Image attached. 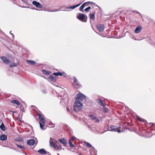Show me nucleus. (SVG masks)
<instances>
[{
  "label": "nucleus",
  "mask_w": 155,
  "mask_h": 155,
  "mask_svg": "<svg viewBox=\"0 0 155 155\" xmlns=\"http://www.w3.org/2000/svg\"><path fill=\"white\" fill-rule=\"evenodd\" d=\"M58 141L61 143H62L64 146H66L67 144V142L66 140L64 139H59Z\"/></svg>",
  "instance_id": "nucleus-18"
},
{
  "label": "nucleus",
  "mask_w": 155,
  "mask_h": 155,
  "mask_svg": "<svg viewBox=\"0 0 155 155\" xmlns=\"http://www.w3.org/2000/svg\"><path fill=\"white\" fill-rule=\"evenodd\" d=\"M77 17L78 19L84 22H86L87 21V17L84 14L79 13L77 16Z\"/></svg>",
  "instance_id": "nucleus-3"
},
{
  "label": "nucleus",
  "mask_w": 155,
  "mask_h": 155,
  "mask_svg": "<svg viewBox=\"0 0 155 155\" xmlns=\"http://www.w3.org/2000/svg\"><path fill=\"white\" fill-rule=\"evenodd\" d=\"M81 4V3H80V4H79L78 5H74V6L68 7V9H74L75 8L80 6Z\"/></svg>",
  "instance_id": "nucleus-17"
},
{
  "label": "nucleus",
  "mask_w": 155,
  "mask_h": 155,
  "mask_svg": "<svg viewBox=\"0 0 155 155\" xmlns=\"http://www.w3.org/2000/svg\"><path fill=\"white\" fill-rule=\"evenodd\" d=\"M87 3V2H85L80 7V10L84 12L83 10V9L85 5Z\"/></svg>",
  "instance_id": "nucleus-20"
},
{
  "label": "nucleus",
  "mask_w": 155,
  "mask_h": 155,
  "mask_svg": "<svg viewBox=\"0 0 155 155\" xmlns=\"http://www.w3.org/2000/svg\"><path fill=\"white\" fill-rule=\"evenodd\" d=\"M39 124L40 125V127L42 130H44L45 129L44 127L45 126V124H41V122L39 123Z\"/></svg>",
  "instance_id": "nucleus-25"
},
{
  "label": "nucleus",
  "mask_w": 155,
  "mask_h": 155,
  "mask_svg": "<svg viewBox=\"0 0 155 155\" xmlns=\"http://www.w3.org/2000/svg\"><path fill=\"white\" fill-rule=\"evenodd\" d=\"M18 64L17 63H13L12 64L10 65L9 66L10 67H15L16 66H17Z\"/></svg>",
  "instance_id": "nucleus-28"
},
{
  "label": "nucleus",
  "mask_w": 155,
  "mask_h": 155,
  "mask_svg": "<svg viewBox=\"0 0 155 155\" xmlns=\"http://www.w3.org/2000/svg\"><path fill=\"white\" fill-rule=\"evenodd\" d=\"M38 152L41 154H45L46 153V150L44 149H41L38 150Z\"/></svg>",
  "instance_id": "nucleus-14"
},
{
  "label": "nucleus",
  "mask_w": 155,
  "mask_h": 155,
  "mask_svg": "<svg viewBox=\"0 0 155 155\" xmlns=\"http://www.w3.org/2000/svg\"><path fill=\"white\" fill-rule=\"evenodd\" d=\"M91 9V7L90 6H89L87 8H86L85 9H84V11H85V12H88L89 10H90Z\"/></svg>",
  "instance_id": "nucleus-33"
},
{
  "label": "nucleus",
  "mask_w": 155,
  "mask_h": 155,
  "mask_svg": "<svg viewBox=\"0 0 155 155\" xmlns=\"http://www.w3.org/2000/svg\"><path fill=\"white\" fill-rule=\"evenodd\" d=\"M100 104L101 105V106H103V107H104L105 106V105H106V104L104 103L103 101H101V102L100 103Z\"/></svg>",
  "instance_id": "nucleus-35"
},
{
  "label": "nucleus",
  "mask_w": 155,
  "mask_h": 155,
  "mask_svg": "<svg viewBox=\"0 0 155 155\" xmlns=\"http://www.w3.org/2000/svg\"><path fill=\"white\" fill-rule=\"evenodd\" d=\"M97 28L100 31H102L104 29V26L103 25L99 24L97 26Z\"/></svg>",
  "instance_id": "nucleus-8"
},
{
  "label": "nucleus",
  "mask_w": 155,
  "mask_h": 155,
  "mask_svg": "<svg viewBox=\"0 0 155 155\" xmlns=\"http://www.w3.org/2000/svg\"><path fill=\"white\" fill-rule=\"evenodd\" d=\"M53 74H52L51 75L49 78L51 81L53 82H55L56 81L55 78L53 76Z\"/></svg>",
  "instance_id": "nucleus-19"
},
{
  "label": "nucleus",
  "mask_w": 155,
  "mask_h": 155,
  "mask_svg": "<svg viewBox=\"0 0 155 155\" xmlns=\"http://www.w3.org/2000/svg\"><path fill=\"white\" fill-rule=\"evenodd\" d=\"M11 102L12 103L18 105H19L20 104V102L18 101L17 100H12L11 101Z\"/></svg>",
  "instance_id": "nucleus-21"
},
{
  "label": "nucleus",
  "mask_w": 155,
  "mask_h": 155,
  "mask_svg": "<svg viewBox=\"0 0 155 155\" xmlns=\"http://www.w3.org/2000/svg\"><path fill=\"white\" fill-rule=\"evenodd\" d=\"M73 85L76 88H78L81 87V85L78 83V82L76 83H73Z\"/></svg>",
  "instance_id": "nucleus-16"
},
{
  "label": "nucleus",
  "mask_w": 155,
  "mask_h": 155,
  "mask_svg": "<svg viewBox=\"0 0 155 155\" xmlns=\"http://www.w3.org/2000/svg\"><path fill=\"white\" fill-rule=\"evenodd\" d=\"M85 143L86 145V146L88 147H91V144L89 143H87L86 142H84Z\"/></svg>",
  "instance_id": "nucleus-31"
},
{
  "label": "nucleus",
  "mask_w": 155,
  "mask_h": 155,
  "mask_svg": "<svg viewBox=\"0 0 155 155\" xmlns=\"http://www.w3.org/2000/svg\"><path fill=\"white\" fill-rule=\"evenodd\" d=\"M101 100L100 99H97L96 100V101L99 104L101 102Z\"/></svg>",
  "instance_id": "nucleus-37"
},
{
  "label": "nucleus",
  "mask_w": 155,
  "mask_h": 155,
  "mask_svg": "<svg viewBox=\"0 0 155 155\" xmlns=\"http://www.w3.org/2000/svg\"><path fill=\"white\" fill-rule=\"evenodd\" d=\"M0 139L1 140H5L7 139V137L5 135L3 134L0 136Z\"/></svg>",
  "instance_id": "nucleus-15"
},
{
  "label": "nucleus",
  "mask_w": 155,
  "mask_h": 155,
  "mask_svg": "<svg viewBox=\"0 0 155 155\" xmlns=\"http://www.w3.org/2000/svg\"><path fill=\"white\" fill-rule=\"evenodd\" d=\"M76 138L74 137H72L71 139V140L72 141H73L74 140H75Z\"/></svg>",
  "instance_id": "nucleus-40"
},
{
  "label": "nucleus",
  "mask_w": 155,
  "mask_h": 155,
  "mask_svg": "<svg viewBox=\"0 0 155 155\" xmlns=\"http://www.w3.org/2000/svg\"><path fill=\"white\" fill-rule=\"evenodd\" d=\"M41 71L45 74L49 75L51 74V72L47 70L43 69Z\"/></svg>",
  "instance_id": "nucleus-13"
},
{
  "label": "nucleus",
  "mask_w": 155,
  "mask_h": 155,
  "mask_svg": "<svg viewBox=\"0 0 155 155\" xmlns=\"http://www.w3.org/2000/svg\"><path fill=\"white\" fill-rule=\"evenodd\" d=\"M103 111L104 112H107V109L106 108L104 107L103 109Z\"/></svg>",
  "instance_id": "nucleus-38"
},
{
  "label": "nucleus",
  "mask_w": 155,
  "mask_h": 155,
  "mask_svg": "<svg viewBox=\"0 0 155 155\" xmlns=\"http://www.w3.org/2000/svg\"><path fill=\"white\" fill-rule=\"evenodd\" d=\"M50 144L51 146L54 147L56 149L58 148V147L56 144L54 142L51 141V140L50 141Z\"/></svg>",
  "instance_id": "nucleus-12"
},
{
  "label": "nucleus",
  "mask_w": 155,
  "mask_h": 155,
  "mask_svg": "<svg viewBox=\"0 0 155 155\" xmlns=\"http://www.w3.org/2000/svg\"><path fill=\"white\" fill-rule=\"evenodd\" d=\"M90 18L91 19L94 20L95 18V15L94 14H90Z\"/></svg>",
  "instance_id": "nucleus-26"
},
{
  "label": "nucleus",
  "mask_w": 155,
  "mask_h": 155,
  "mask_svg": "<svg viewBox=\"0 0 155 155\" xmlns=\"http://www.w3.org/2000/svg\"><path fill=\"white\" fill-rule=\"evenodd\" d=\"M137 13H139V14H140L139 12H137Z\"/></svg>",
  "instance_id": "nucleus-45"
},
{
  "label": "nucleus",
  "mask_w": 155,
  "mask_h": 155,
  "mask_svg": "<svg viewBox=\"0 0 155 155\" xmlns=\"http://www.w3.org/2000/svg\"><path fill=\"white\" fill-rule=\"evenodd\" d=\"M16 145L19 148H21V149H25V147L24 146H21L18 144H16Z\"/></svg>",
  "instance_id": "nucleus-30"
},
{
  "label": "nucleus",
  "mask_w": 155,
  "mask_h": 155,
  "mask_svg": "<svg viewBox=\"0 0 155 155\" xmlns=\"http://www.w3.org/2000/svg\"><path fill=\"white\" fill-rule=\"evenodd\" d=\"M152 132L153 133V130H152Z\"/></svg>",
  "instance_id": "nucleus-46"
},
{
  "label": "nucleus",
  "mask_w": 155,
  "mask_h": 155,
  "mask_svg": "<svg viewBox=\"0 0 155 155\" xmlns=\"http://www.w3.org/2000/svg\"><path fill=\"white\" fill-rule=\"evenodd\" d=\"M62 100L61 99V102H62Z\"/></svg>",
  "instance_id": "nucleus-47"
},
{
  "label": "nucleus",
  "mask_w": 155,
  "mask_h": 155,
  "mask_svg": "<svg viewBox=\"0 0 155 155\" xmlns=\"http://www.w3.org/2000/svg\"><path fill=\"white\" fill-rule=\"evenodd\" d=\"M53 74L56 76H61L62 75V73L61 72H55Z\"/></svg>",
  "instance_id": "nucleus-22"
},
{
  "label": "nucleus",
  "mask_w": 155,
  "mask_h": 155,
  "mask_svg": "<svg viewBox=\"0 0 155 155\" xmlns=\"http://www.w3.org/2000/svg\"><path fill=\"white\" fill-rule=\"evenodd\" d=\"M78 81L77 79L74 77V82L73 83H77Z\"/></svg>",
  "instance_id": "nucleus-36"
},
{
  "label": "nucleus",
  "mask_w": 155,
  "mask_h": 155,
  "mask_svg": "<svg viewBox=\"0 0 155 155\" xmlns=\"http://www.w3.org/2000/svg\"><path fill=\"white\" fill-rule=\"evenodd\" d=\"M27 144L30 146H31L34 145L35 144L36 145L37 144V143H35L34 140L33 139H31L28 140L27 141Z\"/></svg>",
  "instance_id": "nucleus-7"
},
{
  "label": "nucleus",
  "mask_w": 155,
  "mask_h": 155,
  "mask_svg": "<svg viewBox=\"0 0 155 155\" xmlns=\"http://www.w3.org/2000/svg\"><path fill=\"white\" fill-rule=\"evenodd\" d=\"M93 120L94 121V122L96 123H99V120L97 118V117L94 120Z\"/></svg>",
  "instance_id": "nucleus-34"
},
{
  "label": "nucleus",
  "mask_w": 155,
  "mask_h": 155,
  "mask_svg": "<svg viewBox=\"0 0 155 155\" xmlns=\"http://www.w3.org/2000/svg\"><path fill=\"white\" fill-rule=\"evenodd\" d=\"M32 4L35 6L37 8H40L42 7L41 5L39 2L34 1L32 2Z\"/></svg>",
  "instance_id": "nucleus-5"
},
{
  "label": "nucleus",
  "mask_w": 155,
  "mask_h": 155,
  "mask_svg": "<svg viewBox=\"0 0 155 155\" xmlns=\"http://www.w3.org/2000/svg\"><path fill=\"white\" fill-rule=\"evenodd\" d=\"M35 9L36 10H38V9L37 8H35Z\"/></svg>",
  "instance_id": "nucleus-44"
},
{
  "label": "nucleus",
  "mask_w": 155,
  "mask_h": 155,
  "mask_svg": "<svg viewBox=\"0 0 155 155\" xmlns=\"http://www.w3.org/2000/svg\"><path fill=\"white\" fill-rule=\"evenodd\" d=\"M0 58L2 60L3 62L6 64H8L10 62L9 60L5 57H1Z\"/></svg>",
  "instance_id": "nucleus-9"
},
{
  "label": "nucleus",
  "mask_w": 155,
  "mask_h": 155,
  "mask_svg": "<svg viewBox=\"0 0 155 155\" xmlns=\"http://www.w3.org/2000/svg\"><path fill=\"white\" fill-rule=\"evenodd\" d=\"M67 8H65L64 7H62L61 8L59 9H55V11H50L51 12H56V11H58L60 10L61 11H67V10L66 9H67Z\"/></svg>",
  "instance_id": "nucleus-11"
},
{
  "label": "nucleus",
  "mask_w": 155,
  "mask_h": 155,
  "mask_svg": "<svg viewBox=\"0 0 155 155\" xmlns=\"http://www.w3.org/2000/svg\"><path fill=\"white\" fill-rule=\"evenodd\" d=\"M42 92L43 93L45 94L46 93V91L45 90H43L42 91Z\"/></svg>",
  "instance_id": "nucleus-41"
},
{
  "label": "nucleus",
  "mask_w": 155,
  "mask_h": 155,
  "mask_svg": "<svg viewBox=\"0 0 155 155\" xmlns=\"http://www.w3.org/2000/svg\"><path fill=\"white\" fill-rule=\"evenodd\" d=\"M66 108H67V111H68V106H67L66 107Z\"/></svg>",
  "instance_id": "nucleus-43"
},
{
  "label": "nucleus",
  "mask_w": 155,
  "mask_h": 155,
  "mask_svg": "<svg viewBox=\"0 0 155 155\" xmlns=\"http://www.w3.org/2000/svg\"><path fill=\"white\" fill-rule=\"evenodd\" d=\"M89 117L91 118V119L93 120H94L95 119L96 117L94 116L93 115H89Z\"/></svg>",
  "instance_id": "nucleus-27"
},
{
  "label": "nucleus",
  "mask_w": 155,
  "mask_h": 155,
  "mask_svg": "<svg viewBox=\"0 0 155 155\" xmlns=\"http://www.w3.org/2000/svg\"><path fill=\"white\" fill-rule=\"evenodd\" d=\"M83 104L80 101H75L74 105V110L75 111H79L82 109Z\"/></svg>",
  "instance_id": "nucleus-1"
},
{
  "label": "nucleus",
  "mask_w": 155,
  "mask_h": 155,
  "mask_svg": "<svg viewBox=\"0 0 155 155\" xmlns=\"http://www.w3.org/2000/svg\"><path fill=\"white\" fill-rule=\"evenodd\" d=\"M137 119L140 120L141 122H145L146 121L145 120H142L138 116L137 117Z\"/></svg>",
  "instance_id": "nucleus-32"
},
{
  "label": "nucleus",
  "mask_w": 155,
  "mask_h": 155,
  "mask_svg": "<svg viewBox=\"0 0 155 155\" xmlns=\"http://www.w3.org/2000/svg\"><path fill=\"white\" fill-rule=\"evenodd\" d=\"M142 29V27L140 26H138L136 28L135 30V32L138 33L140 32Z\"/></svg>",
  "instance_id": "nucleus-10"
},
{
  "label": "nucleus",
  "mask_w": 155,
  "mask_h": 155,
  "mask_svg": "<svg viewBox=\"0 0 155 155\" xmlns=\"http://www.w3.org/2000/svg\"><path fill=\"white\" fill-rule=\"evenodd\" d=\"M68 143H69V145L70 146L72 147H74V144L72 143L71 142V141L70 140H69L68 141Z\"/></svg>",
  "instance_id": "nucleus-29"
},
{
  "label": "nucleus",
  "mask_w": 155,
  "mask_h": 155,
  "mask_svg": "<svg viewBox=\"0 0 155 155\" xmlns=\"http://www.w3.org/2000/svg\"><path fill=\"white\" fill-rule=\"evenodd\" d=\"M39 118L40 119V121L39 123L41 122V124H44L45 123V118L42 117L41 115L40 114H38Z\"/></svg>",
  "instance_id": "nucleus-6"
},
{
  "label": "nucleus",
  "mask_w": 155,
  "mask_h": 155,
  "mask_svg": "<svg viewBox=\"0 0 155 155\" xmlns=\"http://www.w3.org/2000/svg\"><path fill=\"white\" fill-rule=\"evenodd\" d=\"M77 97L76 98V101L81 102L86 100V96L81 93L77 94Z\"/></svg>",
  "instance_id": "nucleus-2"
},
{
  "label": "nucleus",
  "mask_w": 155,
  "mask_h": 155,
  "mask_svg": "<svg viewBox=\"0 0 155 155\" xmlns=\"http://www.w3.org/2000/svg\"><path fill=\"white\" fill-rule=\"evenodd\" d=\"M27 61L31 65H34L35 64V61L31 60H27Z\"/></svg>",
  "instance_id": "nucleus-24"
},
{
  "label": "nucleus",
  "mask_w": 155,
  "mask_h": 155,
  "mask_svg": "<svg viewBox=\"0 0 155 155\" xmlns=\"http://www.w3.org/2000/svg\"><path fill=\"white\" fill-rule=\"evenodd\" d=\"M0 128L2 131L5 130V128L3 123H2L0 126Z\"/></svg>",
  "instance_id": "nucleus-23"
},
{
  "label": "nucleus",
  "mask_w": 155,
  "mask_h": 155,
  "mask_svg": "<svg viewBox=\"0 0 155 155\" xmlns=\"http://www.w3.org/2000/svg\"><path fill=\"white\" fill-rule=\"evenodd\" d=\"M109 130L110 131L117 132L119 133L121 132L122 131V130L121 129L120 127L118 128H115L113 126H111L110 127V129Z\"/></svg>",
  "instance_id": "nucleus-4"
},
{
  "label": "nucleus",
  "mask_w": 155,
  "mask_h": 155,
  "mask_svg": "<svg viewBox=\"0 0 155 155\" xmlns=\"http://www.w3.org/2000/svg\"><path fill=\"white\" fill-rule=\"evenodd\" d=\"M10 34L11 35H12V37H13V38H14V35H13V34H12V33H11V31H10Z\"/></svg>",
  "instance_id": "nucleus-42"
},
{
  "label": "nucleus",
  "mask_w": 155,
  "mask_h": 155,
  "mask_svg": "<svg viewBox=\"0 0 155 155\" xmlns=\"http://www.w3.org/2000/svg\"><path fill=\"white\" fill-rule=\"evenodd\" d=\"M87 2V3L91 4L92 5H95V3L92 2Z\"/></svg>",
  "instance_id": "nucleus-39"
}]
</instances>
